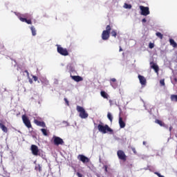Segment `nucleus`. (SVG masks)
<instances>
[{
    "label": "nucleus",
    "instance_id": "obj_1",
    "mask_svg": "<svg viewBox=\"0 0 177 177\" xmlns=\"http://www.w3.org/2000/svg\"><path fill=\"white\" fill-rule=\"evenodd\" d=\"M97 129L99 132H101V133H108V132L111 134H113L114 133V131L110 128L107 124H105L100 122V124L97 126Z\"/></svg>",
    "mask_w": 177,
    "mask_h": 177
},
{
    "label": "nucleus",
    "instance_id": "obj_2",
    "mask_svg": "<svg viewBox=\"0 0 177 177\" xmlns=\"http://www.w3.org/2000/svg\"><path fill=\"white\" fill-rule=\"evenodd\" d=\"M111 31V26L110 25H107L106 27V30L102 31V39H103V41H107V39L110 38Z\"/></svg>",
    "mask_w": 177,
    "mask_h": 177
},
{
    "label": "nucleus",
    "instance_id": "obj_3",
    "mask_svg": "<svg viewBox=\"0 0 177 177\" xmlns=\"http://www.w3.org/2000/svg\"><path fill=\"white\" fill-rule=\"evenodd\" d=\"M77 111H78V113H80V118H88V113H86V111H85V109H84V107L82 106H77L76 108Z\"/></svg>",
    "mask_w": 177,
    "mask_h": 177
},
{
    "label": "nucleus",
    "instance_id": "obj_4",
    "mask_svg": "<svg viewBox=\"0 0 177 177\" xmlns=\"http://www.w3.org/2000/svg\"><path fill=\"white\" fill-rule=\"evenodd\" d=\"M22 121L24 125L26 127V128H28V129L32 128V125H31V121L30 120L28 117H27V115H22Z\"/></svg>",
    "mask_w": 177,
    "mask_h": 177
},
{
    "label": "nucleus",
    "instance_id": "obj_5",
    "mask_svg": "<svg viewBox=\"0 0 177 177\" xmlns=\"http://www.w3.org/2000/svg\"><path fill=\"white\" fill-rule=\"evenodd\" d=\"M57 50L59 53V55H62V56H68V50H67V48H64L59 45H57Z\"/></svg>",
    "mask_w": 177,
    "mask_h": 177
},
{
    "label": "nucleus",
    "instance_id": "obj_6",
    "mask_svg": "<svg viewBox=\"0 0 177 177\" xmlns=\"http://www.w3.org/2000/svg\"><path fill=\"white\" fill-rule=\"evenodd\" d=\"M30 150L33 156H41V153H39V149H38V146L35 145H32L30 147Z\"/></svg>",
    "mask_w": 177,
    "mask_h": 177
},
{
    "label": "nucleus",
    "instance_id": "obj_7",
    "mask_svg": "<svg viewBox=\"0 0 177 177\" xmlns=\"http://www.w3.org/2000/svg\"><path fill=\"white\" fill-rule=\"evenodd\" d=\"M117 156L119 160H122V161H127V155H125V152L122 150H118L117 151Z\"/></svg>",
    "mask_w": 177,
    "mask_h": 177
},
{
    "label": "nucleus",
    "instance_id": "obj_8",
    "mask_svg": "<svg viewBox=\"0 0 177 177\" xmlns=\"http://www.w3.org/2000/svg\"><path fill=\"white\" fill-rule=\"evenodd\" d=\"M140 9L141 10L140 15H142V16H147L150 15V10H149V7L140 6Z\"/></svg>",
    "mask_w": 177,
    "mask_h": 177
},
{
    "label": "nucleus",
    "instance_id": "obj_9",
    "mask_svg": "<svg viewBox=\"0 0 177 177\" xmlns=\"http://www.w3.org/2000/svg\"><path fill=\"white\" fill-rule=\"evenodd\" d=\"M53 143L55 146H59V145H64V141L60 137L54 136L53 137Z\"/></svg>",
    "mask_w": 177,
    "mask_h": 177
},
{
    "label": "nucleus",
    "instance_id": "obj_10",
    "mask_svg": "<svg viewBox=\"0 0 177 177\" xmlns=\"http://www.w3.org/2000/svg\"><path fill=\"white\" fill-rule=\"evenodd\" d=\"M77 160H79V161H82V162H83V164H86V163L89 162V161H91V159H89V158L85 156L84 155H82V154H80L77 156Z\"/></svg>",
    "mask_w": 177,
    "mask_h": 177
},
{
    "label": "nucleus",
    "instance_id": "obj_11",
    "mask_svg": "<svg viewBox=\"0 0 177 177\" xmlns=\"http://www.w3.org/2000/svg\"><path fill=\"white\" fill-rule=\"evenodd\" d=\"M138 77L142 86H146V84H147V80H146V77L141 75H138Z\"/></svg>",
    "mask_w": 177,
    "mask_h": 177
},
{
    "label": "nucleus",
    "instance_id": "obj_12",
    "mask_svg": "<svg viewBox=\"0 0 177 177\" xmlns=\"http://www.w3.org/2000/svg\"><path fill=\"white\" fill-rule=\"evenodd\" d=\"M150 66H151V68H153V70H154L155 73H156V74H158V71H160V68L158 67V65H157V64H156L153 62H151Z\"/></svg>",
    "mask_w": 177,
    "mask_h": 177
},
{
    "label": "nucleus",
    "instance_id": "obj_13",
    "mask_svg": "<svg viewBox=\"0 0 177 177\" xmlns=\"http://www.w3.org/2000/svg\"><path fill=\"white\" fill-rule=\"evenodd\" d=\"M34 122L35 124L37 125V127H41L42 128H46V124H45V122H41L38 120H35Z\"/></svg>",
    "mask_w": 177,
    "mask_h": 177
},
{
    "label": "nucleus",
    "instance_id": "obj_14",
    "mask_svg": "<svg viewBox=\"0 0 177 177\" xmlns=\"http://www.w3.org/2000/svg\"><path fill=\"white\" fill-rule=\"evenodd\" d=\"M71 77L72 78V80H73V81H75L76 82H80V81H83L84 79L81 77V76H73L71 75Z\"/></svg>",
    "mask_w": 177,
    "mask_h": 177
},
{
    "label": "nucleus",
    "instance_id": "obj_15",
    "mask_svg": "<svg viewBox=\"0 0 177 177\" xmlns=\"http://www.w3.org/2000/svg\"><path fill=\"white\" fill-rule=\"evenodd\" d=\"M0 129L4 132V133H8V127H5V124L0 120Z\"/></svg>",
    "mask_w": 177,
    "mask_h": 177
},
{
    "label": "nucleus",
    "instance_id": "obj_16",
    "mask_svg": "<svg viewBox=\"0 0 177 177\" xmlns=\"http://www.w3.org/2000/svg\"><path fill=\"white\" fill-rule=\"evenodd\" d=\"M19 20L23 23H26L27 24H32V21H31V19H27L26 18L19 17Z\"/></svg>",
    "mask_w": 177,
    "mask_h": 177
},
{
    "label": "nucleus",
    "instance_id": "obj_17",
    "mask_svg": "<svg viewBox=\"0 0 177 177\" xmlns=\"http://www.w3.org/2000/svg\"><path fill=\"white\" fill-rule=\"evenodd\" d=\"M119 125L120 128H124L126 126L125 122H124L122 118L119 117Z\"/></svg>",
    "mask_w": 177,
    "mask_h": 177
},
{
    "label": "nucleus",
    "instance_id": "obj_18",
    "mask_svg": "<svg viewBox=\"0 0 177 177\" xmlns=\"http://www.w3.org/2000/svg\"><path fill=\"white\" fill-rule=\"evenodd\" d=\"M100 95H101L102 97H103L104 99H109V94H107V93H106V91H102L100 92Z\"/></svg>",
    "mask_w": 177,
    "mask_h": 177
},
{
    "label": "nucleus",
    "instance_id": "obj_19",
    "mask_svg": "<svg viewBox=\"0 0 177 177\" xmlns=\"http://www.w3.org/2000/svg\"><path fill=\"white\" fill-rule=\"evenodd\" d=\"M169 44L173 48H176L177 44L175 42V40L174 39H169Z\"/></svg>",
    "mask_w": 177,
    "mask_h": 177
},
{
    "label": "nucleus",
    "instance_id": "obj_20",
    "mask_svg": "<svg viewBox=\"0 0 177 177\" xmlns=\"http://www.w3.org/2000/svg\"><path fill=\"white\" fill-rule=\"evenodd\" d=\"M35 171H39V172H42V166L41 165H37L35 167Z\"/></svg>",
    "mask_w": 177,
    "mask_h": 177
},
{
    "label": "nucleus",
    "instance_id": "obj_21",
    "mask_svg": "<svg viewBox=\"0 0 177 177\" xmlns=\"http://www.w3.org/2000/svg\"><path fill=\"white\" fill-rule=\"evenodd\" d=\"M30 30L32 31V35H33V37H35V35H37V30H35L34 26H31Z\"/></svg>",
    "mask_w": 177,
    "mask_h": 177
},
{
    "label": "nucleus",
    "instance_id": "obj_22",
    "mask_svg": "<svg viewBox=\"0 0 177 177\" xmlns=\"http://www.w3.org/2000/svg\"><path fill=\"white\" fill-rule=\"evenodd\" d=\"M107 118L109 120L110 122H113V115H111V113L109 112L107 113Z\"/></svg>",
    "mask_w": 177,
    "mask_h": 177
},
{
    "label": "nucleus",
    "instance_id": "obj_23",
    "mask_svg": "<svg viewBox=\"0 0 177 177\" xmlns=\"http://www.w3.org/2000/svg\"><path fill=\"white\" fill-rule=\"evenodd\" d=\"M156 35L158 37V38H160V39H162L164 38V35L160 32H157Z\"/></svg>",
    "mask_w": 177,
    "mask_h": 177
},
{
    "label": "nucleus",
    "instance_id": "obj_24",
    "mask_svg": "<svg viewBox=\"0 0 177 177\" xmlns=\"http://www.w3.org/2000/svg\"><path fill=\"white\" fill-rule=\"evenodd\" d=\"M170 99L171 102H177V95H171Z\"/></svg>",
    "mask_w": 177,
    "mask_h": 177
},
{
    "label": "nucleus",
    "instance_id": "obj_25",
    "mask_svg": "<svg viewBox=\"0 0 177 177\" xmlns=\"http://www.w3.org/2000/svg\"><path fill=\"white\" fill-rule=\"evenodd\" d=\"M41 131L44 136H48V130L46 129H41Z\"/></svg>",
    "mask_w": 177,
    "mask_h": 177
},
{
    "label": "nucleus",
    "instance_id": "obj_26",
    "mask_svg": "<svg viewBox=\"0 0 177 177\" xmlns=\"http://www.w3.org/2000/svg\"><path fill=\"white\" fill-rule=\"evenodd\" d=\"M109 82L111 85V86L114 87V84H113V82H117V79L115 78H112L109 80Z\"/></svg>",
    "mask_w": 177,
    "mask_h": 177
},
{
    "label": "nucleus",
    "instance_id": "obj_27",
    "mask_svg": "<svg viewBox=\"0 0 177 177\" xmlns=\"http://www.w3.org/2000/svg\"><path fill=\"white\" fill-rule=\"evenodd\" d=\"M124 8L125 9H132V5L125 3Z\"/></svg>",
    "mask_w": 177,
    "mask_h": 177
},
{
    "label": "nucleus",
    "instance_id": "obj_28",
    "mask_svg": "<svg viewBox=\"0 0 177 177\" xmlns=\"http://www.w3.org/2000/svg\"><path fill=\"white\" fill-rule=\"evenodd\" d=\"M112 37H114V38L117 37V31L116 30H112L111 32Z\"/></svg>",
    "mask_w": 177,
    "mask_h": 177
},
{
    "label": "nucleus",
    "instance_id": "obj_29",
    "mask_svg": "<svg viewBox=\"0 0 177 177\" xmlns=\"http://www.w3.org/2000/svg\"><path fill=\"white\" fill-rule=\"evenodd\" d=\"M155 122H156V124H158V125H160V127H162V121H161L160 120H156Z\"/></svg>",
    "mask_w": 177,
    "mask_h": 177
},
{
    "label": "nucleus",
    "instance_id": "obj_30",
    "mask_svg": "<svg viewBox=\"0 0 177 177\" xmlns=\"http://www.w3.org/2000/svg\"><path fill=\"white\" fill-rule=\"evenodd\" d=\"M160 85H162V86H165V80L164 79L160 80Z\"/></svg>",
    "mask_w": 177,
    "mask_h": 177
},
{
    "label": "nucleus",
    "instance_id": "obj_31",
    "mask_svg": "<svg viewBox=\"0 0 177 177\" xmlns=\"http://www.w3.org/2000/svg\"><path fill=\"white\" fill-rule=\"evenodd\" d=\"M149 48L150 49H153V48H154V44H153V43H149Z\"/></svg>",
    "mask_w": 177,
    "mask_h": 177
},
{
    "label": "nucleus",
    "instance_id": "obj_32",
    "mask_svg": "<svg viewBox=\"0 0 177 177\" xmlns=\"http://www.w3.org/2000/svg\"><path fill=\"white\" fill-rule=\"evenodd\" d=\"M64 100L65 103H66L67 106H70V102H68V100H67V98H64Z\"/></svg>",
    "mask_w": 177,
    "mask_h": 177
},
{
    "label": "nucleus",
    "instance_id": "obj_33",
    "mask_svg": "<svg viewBox=\"0 0 177 177\" xmlns=\"http://www.w3.org/2000/svg\"><path fill=\"white\" fill-rule=\"evenodd\" d=\"M131 150L134 153V154H137L138 153V152H136V149H135V147H131Z\"/></svg>",
    "mask_w": 177,
    "mask_h": 177
},
{
    "label": "nucleus",
    "instance_id": "obj_34",
    "mask_svg": "<svg viewBox=\"0 0 177 177\" xmlns=\"http://www.w3.org/2000/svg\"><path fill=\"white\" fill-rule=\"evenodd\" d=\"M155 174H156V175H157V176H158V177H165V176L161 175V174H160V173H158V172H156Z\"/></svg>",
    "mask_w": 177,
    "mask_h": 177
},
{
    "label": "nucleus",
    "instance_id": "obj_35",
    "mask_svg": "<svg viewBox=\"0 0 177 177\" xmlns=\"http://www.w3.org/2000/svg\"><path fill=\"white\" fill-rule=\"evenodd\" d=\"M32 78H33L34 81H35V82L38 81V77L33 75Z\"/></svg>",
    "mask_w": 177,
    "mask_h": 177
},
{
    "label": "nucleus",
    "instance_id": "obj_36",
    "mask_svg": "<svg viewBox=\"0 0 177 177\" xmlns=\"http://www.w3.org/2000/svg\"><path fill=\"white\" fill-rule=\"evenodd\" d=\"M103 168L104 169L105 172H107V169L109 168V167L107 165H104Z\"/></svg>",
    "mask_w": 177,
    "mask_h": 177
},
{
    "label": "nucleus",
    "instance_id": "obj_37",
    "mask_svg": "<svg viewBox=\"0 0 177 177\" xmlns=\"http://www.w3.org/2000/svg\"><path fill=\"white\" fill-rule=\"evenodd\" d=\"M24 73H26L27 77H30V73H28V71L26 70Z\"/></svg>",
    "mask_w": 177,
    "mask_h": 177
},
{
    "label": "nucleus",
    "instance_id": "obj_38",
    "mask_svg": "<svg viewBox=\"0 0 177 177\" xmlns=\"http://www.w3.org/2000/svg\"><path fill=\"white\" fill-rule=\"evenodd\" d=\"M76 175H77V176H78V177H82V175L81 173H80V172H77V173H76Z\"/></svg>",
    "mask_w": 177,
    "mask_h": 177
},
{
    "label": "nucleus",
    "instance_id": "obj_39",
    "mask_svg": "<svg viewBox=\"0 0 177 177\" xmlns=\"http://www.w3.org/2000/svg\"><path fill=\"white\" fill-rule=\"evenodd\" d=\"M147 21L146 19H145V18L142 19V23H146Z\"/></svg>",
    "mask_w": 177,
    "mask_h": 177
},
{
    "label": "nucleus",
    "instance_id": "obj_40",
    "mask_svg": "<svg viewBox=\"0 0 177 177\" xmlns=\"http://www.w3.org/2000/svg\"><path fill=\"white\" fill-rule=\"evenodd\" d=\"M119 52H122V48H121V46H120Z\"/></svg>",
    "mask_w": 177,
    "mask_h": 177
},
{
    "label": "nucleus",
    "instance_id": "obj_41",
    "mask_svg": "<svg viewBox=\"0 0 177 177\" xmlns=\"http://www.w3.org/2000/svg\"><path fill=\"white\" fill-rule=\"evenodd\" d=\"M143 145H146V141H144V142H143Z\"/></svg>",
    "mask_w": 177,
    "mask_h": 177
},
{
    "label": "nucleus",
    "instance_id": "obj_42",
    "mask_svg": "<svg viewBox=\"0 0 177 177\" xmlns=\"http://www.w3.org/2000/svg\"><path fill=\"white\" fill-rule=\"evenodd\" d=\"M97 177H100V176L99 174H97Z\"/></svg>",
    "mask_w": 177,
    "mask_h": 177
}]
</instances>
